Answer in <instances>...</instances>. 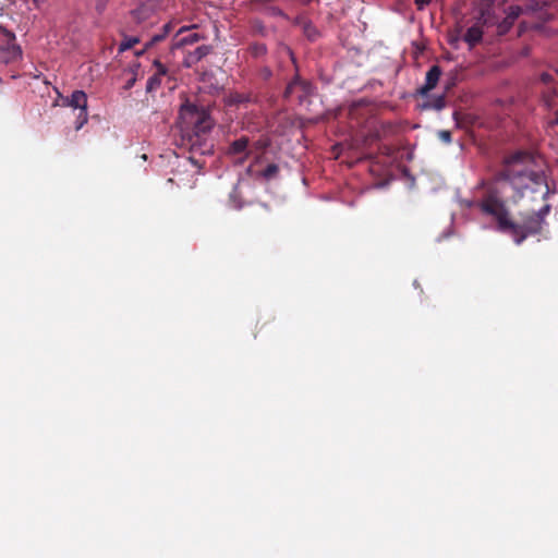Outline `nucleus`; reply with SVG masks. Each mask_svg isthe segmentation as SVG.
<instances>
[{
	"mask_svg": "<svg viewBox=\"0 0 558 558\" xmlns=\"http://www.w3.org/2000/svg\"><path fill=\"white\" fill-rule=\"evenodd\" d=\"M531 161L526 154H518L511 157L496 179L495 190L480 203V208L489 215L496 216L499 228L509 232L517 244H520L534 229L512 222L504 210L500 197H506L517 203L527 196L532 202L545 199L549 194V187L543 172L527 169Z\"/></svg>",
	"mask_w": 558,
	"mask_h": 558,
	"instance_id": "obj_1",
	"label": "nucleus"
},
{
	"mask_svg": "<svg viewBox=\"0 0 558 558\" xmlns=\"http://www.w3.org/2000/svg\"><path fill=\"white\" fill-rule=\"evenodd\" d=\"M21 54V48L15 43V35L0 26V64L15 62Z\"/></svg>",
	"mask_w": 558,
	"mask_h": 558,
	"instance_id": "obj_2",
	"label": "nucleus"
},
{
	"mask_svg": "<svg viewBox=\"0 0 558 558\" xmlns=\"http://www.w3.org/2000/svg\"><path fill=\"white\" fill-rule=\"evenodd\" d=\"M180 120L182 122L183 128L189 129L192 125H195L198 130H205L210 128V122L208 117L204 112H199L192 105H184L180 110Z\"/></svg>",
	"mask_w": 558,
	"mask_h": 558,
	"instance_id": "obj_3",
	"label": "nucleus"
},
{
	"mask_svg": "<svg viewBox=\"0 0 558 558\" xmlns=\"http://www.w3.org/2000/svg\"><path fill=\"white\" fill-rule=\"evenodd\" d=\"M63 105L80 110L76 119L75 129L77 131L81 130L88 120L86 94L83 90H75L72 93L71 97H68L63 100Z\"/></svg>",
	"mask_w": 558,
	"mask_h": 558,
	"instance_id": "obj_4",
	"label": "nucleus"
},
{
	"mask_svg": "<svg viewBox=\"0 0 558 558\" xmlns=\"http://www.w3.org/2000/svg\"><path fill=\"white\" fill-rule=\"evenodd\" d=\"M211 52V47L208 45H203L197 47L194 51L189 52L183 61V64L186 68H192L197 62H199L203 58Z\"/></svg>",
	"mask_w": 558,
	"mask_h": 558,
	"instance_id": "obj_5",
	"label": "nucleus"
},
{
	"mask_svg": "<svg viewBox=\"0 0 558 558\" xmlns=\"http://www.w3.org/2000/svg\"><path fill=\"white\" fill-rule=\"evenodd\" d=\"M440 74H441V71H440L439 66H437V65L432 66L426 74L425 84L421 87L420 93L422 95H427L428 92H430L437 85Z\"/></svg>",
	"mask_w": 558,
	"mask_h": 558,
	"instance_id": "obj_6",
	"label": "nucleus"
},
{
	"mask_svg": "<svg viewBox=\"0 0 558 558\" xmlns=\"http://www.w3.org/2000/svg\"><path fill=\"white\" fill-rule=\"evenodd\" d=\"M482 36V29L478 26H472L466 31L465 35L463 36V39L469 44L470 47H473L481 41Z\"/></svg>",
	"mask_w": 558,
	"mask_h": 558,
	"instance_id": "obj_7",
	"label": "nucleus"
},
{
	"mask_svg": "<svg viewBox=\"0 0 558 558\" xmlns=\"http://www.w3.org/2000/svg\"><path fill=\"white\" fill-rule=\"evenodd\" d=\"M301 88L304 94H308L311 90V84L304 81H300L299 78L294 80L290 83L286 89V95H290L294 93L295 89Z\"/></svg>",
	"mask_w": 558,
	"mask_h": 558,
	"instance_id": "obj_8",
	"label": "nucleus"
},
{
	"mask_svg": "<svg viewBox=\"0 0 558 558\" xmlns=\"http://www.w3.org/2000/svg\"><path fill=\"white\" fill-rule=\"evenodd\" d=\"M199 39H201V36L196 33H193L187 36L178 38L177 41L173 44V47L181 48L185 45H192L194 43H197Z\"/></svg>",
	"mask_w": 558,
	"mask_h": 558,
	"instance_id": "obj_9",
	"label": "nucleus"
},
{
	"mask_svg": "<svg viewBox=\"0 0 558 558\" xmlns=\"http://www.w3.org/2000/svg\"><path fill=\"white\" fill-rule=\"evenodd\" d=\"M247 138L246 137H241L236 141H234L232 144H231V147H230V153L232 154H241L243 153L246 147H247Z\"/></svg>",
	"mask_w": 558,
	"mask_h": 558,
	"instance_id": "obj_10",
	"label": "nucleus"
},
{
	"mask_svg": "<svg viewBox=\"0 0 558 558\" xmlns=\"http://www.w3.org/2000/svg\"><path fill=\"white\" fill-rule=\"evenodd\" d=\"M278 171H279L278 166L275 163H271V165L267 166V168L262 172V175L266 180H270L277 175Z\"/></svg>",
	"mask_w": 558,
	"mask_h": 558,
	"instance_id": "obj_11",
	"label": "nucleus"
},
{
	"mask_svg": "<svg viewBox=\"0 0 558 558\" xmlns=\"http://www.w3.org/2000/svg\"><path fill=\"white\" fill-rule=\"evenodd\" d=\"M522 9L518 5H511L507 10V19L514 21L521 14Z\"/></svg>",
	"mask_w": 558,
	"mask_h": 558,
	"instance_id": "obj_12",
	"label": "nucleus"
},
{
	"mask_svg": "<svg viewBox=\"0 0 558 558\" xmlns=\"http://www.w3.org/2000/svg\"><path fill=\"white\" fill-rule=\"evenodd\" d=\"M159 85H160V77H159V75L156 74V75H153L151 77H149V80L147 82L146 89H147V92H151L155 88H157Z\"/></svg>",
	"mask_w": 558,
	"mask_h": 558,
	"instance_id": "obj_13",
	"label": "nucleus"
},
{
	"mask_svg": "<svg viewBox=\"0 0 558 558\" xmlns=\"http://www.w3.org/2000/svg\"><path fill=\"white\" fill-rule=\"evenodd\" d=\"M170 28H171L170 24H166V25L163 26V33H162V34H160V35H155V36L150 39V41H149V44H148V45H154L155 43H158V41L162 40V39L167 36V34L170 32Z\"/></svg>",
	"mask_w": 558,
	"mask_h": 558,
	"instance_id": "obj_14",
	"label": "nucleus"
},
{
	"mask_svg": "<svg viewBox=\"0 0 558 558\" xmlns=\"http://www.w3.org/2000/svg\"><path fill=\"white\" fill-rule=\"evenodd\" d=\"M136 43H138V39H136V38H131V39H129L128 41L122 43V44H121V48H120V49H121V50L129 49V48L133 47V45H135Z\"/></svg>",
	"mask_w": 558,
	"mask_h": 558,
	"instance_id": "obj_15",
	"label": "nucleus"
},
{
	"mask_svg": "<svg viewBox=\"0 0 558 558\" xmlns=\"http://www.w3.org/2000/svg\"><path fill=\"white\" fill-rule=\"evenodd\" d=\"M439 137L446 143H450L451 141V134L449 131L439 132Z\"/></svg>",
	"mask_w": 558,
	"mask_h": 558,
	"instance_id": "obj_16",
	"label": "nucleus"
},
{
	"mask_svg": "<svg viewBox=\"0 0 558 558\" xmlns=\"http://www.w3.org/2000/svg\"><path fill=\"white\" fill-rule=\"evenodd\" d=\"M109 1L110 0H97V3H96L97 11L102 12Z\"/></svg>",
	"mask_w": 558,
	"mask_h": 558,
	"instance_id": "obj_17",
	"label": "nucleus"
},
{
	"mask_svg": "<svg viewBox=\"0 0 558 558\" xmlns=\"http://www.w3.org/2000/svg\"><path fill=\"white\" fill-rule=\"evenodd\" d=\"M430 0H415L418 4V8L422 9L425 4H428Z\"/></svg>",
	"mask_w": 558,
	"mask_h": 558,
	"instance_id": "obj_18",
	"label": "nucleus"
},
{
	"mask_svg": "<svg viewBox=\"0 0 558 558\" xmlns=\"http://www.w3.org/2000/svg\"><path fill=\"white\" fill-rule=\"evenodd\" d=\"M134 83H135V77L130 78V80L126 82V84H125V88H126V89L131 88V87L134 85Z\"/></svg>",
	"mask_w": 558,
	"mask_h": 558,
	"instance_id": "obj_19",
	"label": "nucleus"
},
{
	"mask_svg": "<svg viewBox=\"0 0 558 558\" xmlns=\"http://www.w3.org/2000/svg\"><path fill=\"white\" fill-rule=\"evenodd\" d=\"M194 27H195V25L191 26V28H194ZM189 29H190V27H187V26H183V27H181V28L179 29L178 34H177V37H178L179 35H181L182 33H184V32L189 31Z\"/></svg>",
	"mask_w": 558,
	"mask_h": 558,
	"instance_id": "obj_20",
	"label": "nucleus"
},
{
	"mask_svg": "<svg viewBox=\"0 0 558 558\" xmlns=\"http://www.w3.org/2000/svg\"><path fill=\"white\" fill-rule=\"evenodd\" d=\"M550 78H551V76H550L549 74H547V73H544V74L542 75V81H543L544 83H548V82L550 81Z\"/></svg>",
	"mask_w": 558,
	"mask_h": 558,
	"instance_id": "obj_21",
	"label": "nucleus"
},
{
	"mask_svg": "<svg viewBox=\"0 0 558 558\" xmlns=\"http://www.w3.org/2000/svg\"><path fill=\"white\" fill-rule=\"evenodd\" d=\"M450 44L451 45H457L458 41H459V37L456 35V36H450Z\"/></svg>",
	"mask_w": 558,
	"mask_h": 558,
	"instance_id": "obj_22",
	"label": "nucleus"
},
{
	"mask_svg": "<svg viewBox=\"0 0 558 558\" xmlns=\"http://www.w3.org/2000/svg\"><path fill=\"white\" fill-rule=\"evenodd\" d=\"M555 122L558 123V111H557V118H556Z\"/></svg>",
	"mask_w": 558,
	"mask_h": 558,
	"instance_id": "obj_23",
	"label": "nucleus"
},
{
	"mask_svg": "<svg viewBox=\"0 0 558 558\" xmlns=\"http://www.w3.org/2000/svg\"><path fill=\"white\" fill-rule=\"evenodd\" d=\"M39 0H34L35 3H37Z\"/></svg>",
	"mask_w": 558,
	"mask_h": 558,
	"instance_id": "obj_24",
	"label": "nucleus"
}]
</instances>
